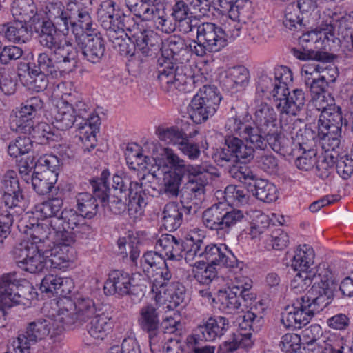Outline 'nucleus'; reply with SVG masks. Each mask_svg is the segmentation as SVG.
Here are the masks:
<instances>
[{
    "label": "nucleus",
    "instance_id": "1",
    "mask_svg": "<svg viewBox=\"0 0 353 353\" xmlns=\"http://www.w3.org/2000/svg\"><path fill=\"white\" fill-rule=\"evenodd\" d=\"M316 281L307 294L297 301L296 306L288 307L282 313L281 322L289 329H300L307 325L314 316L323 310L334 297L337 288L334 279L326 276Z\"/></svg>",
    "mask_w": 353,
    "mask_h": 353
},
{
    "label": "nucleus",
    "instance_id": "10",
    "mask_svg": "<svg viewBox=\"0 0 353 353\" xmlns=\"http://www.w3.org/2000/svg\"><path fill=\"white\" fill-rule=\"evenodd\" d=\"M110 176V172L104 170L100 177L94 178L90 181L92 194L81 192L77 195V209L85 219H92L98 212L99 199L103 207L106 202L108 192L110 190L107 180Z\"/></svg>",
    "mask_w": 353,
    "mask_h": 353
},
{
    "label": "nucleus",
    "instance_id": "32",
    "mask_svg": "<svg viewBox=\"0 0 353 353\" xmlns=\"http://www.w3.org/2000/svg\"><path fill=\"white\" fill-rule=\"evenodd\" d=\"M155 248L163 252L168 259L179 261L183 257L185 245L183 240L176 239L172 234H164L157 240Z\"/></svg>",
    "mask_w": 353,
    "mask_h": 353
},
{
    "label": "nucleus",
    "instance_id": "23",
    "mask_svg": "<svg viewBox=\"0 0 353 353\" xmlns=\"http://www.w3.org/2000/svg\"><path fill=\"white\" fill-rule=\"evenodd\" d=\"M76 40L88 61L92 63L100 62L105 51V41L100 34H83Z\"/></svg>",
    "mask_w": 353,
    "mask_h": 353
},
{
    "label": "nucleus",
    "instance_id": "44",
    "mask_svg": "<svg viewBox=\"0 0 353 353\" xmlns=\"http://www.w3.org/2000/svg\"><path fill=\"white\" fill-rule=\"evenodd\" d=\"M342 126L340 123L328 125L318 123V134L321 140L327 142L331 150L339 148L342 138Z\"/></svg>",
    "mask_w": 353,
    "mask_h": 353
},
{
    "label": "nucleus",
    "instance_id": "64",
    "mask_svg": "<svg viewBox=\"0 0 353 353\" xmlns=\"http://www.w3.org/2000/svg\"><path fill=\"white\" fill-rule=\"evenodd\" d=\"M289 243V236L281 229L272 231L270 234H265V243L268 249L281 250L286 248Z\"/></svg>",
    "mask_w": 353,
    "mask_h": 353
},
{
    "label": "nucleus",
    "instance_id": "28",
    "mask_svg": "<svg viewBox=\"0 0 353 353\" xmlns=\"http://www.w3.org/2000/svg\"><path fill=\"white\" fill-rule=\"evenodd\" d=\"M164 156L167 163L170 165V170L168 172H172L174 175L183 178L187 176H196L203 174L208 172V170L202 165H193L181 159L170 148L164 149Z\"/></svg>",
    "mask_w": 353,
    "mask_h": 353
},
{
    "label": "nucleus",
    "instance_id": "29",
    "mask_svg": "<svg viewBox=\"0 0 353 353\" xmlns=\"http://www.w3.org/2000/svg\"><path fill=\"white\" fill-rule=\"evenodd\" d=\"M325 14L327 18L320 25V33H323L324 39L334 41L335 32L343 34L352 18L332 10H327Z\"/></svg>",
    "mask_w": 353,
    "mask_h": 353
},
{
    "label": "nucleus",
    "instance_id": "40",
    "mask_svg": "<svg viewBox=\"0 0 353 353\" xmlns=\"http://www.w3.org/2000/svg\"><path fill=\"white\" fill-rule=\"evenodd\" d=\"M107 32V37L112 43L113 48L119 52L121 55H134V43H132L131 36L127 32L119 29H105Z\"/></svg>",
    "mask_w": 353,
    "mask_h": 353
},
{
    "label": "nucleus",
    "instance_id": "9",
    "mask_svg": "<svg viewBox=\"0 0 353 353\" xmlns=\"http://www.w3.org/2000/svg\"><path fill=\"white\" fill-rule=\"evenodd\" d=\"M245 220L244 212L239 209L228 208L224 203H217L204 210L203 225L210 230L229 232L236 225Z\"/></svg>",
    "mask_w": 353,
    "mask_h": 353
},
{
    "label": "nucleus",
    "instance_id": "6",
    "mask_svg": "<svg viewBox=\"0 0 353 353\" xmlns=\"http://www.w3.org/2000/svg\"><path fill=\"white\" fill-rule=\"evenodd\" d=\"M229 174L243 183L248 191L260 201L272 203L278 199L276 187L267 180L258 178L250 167L233 165Z\"/></svg>",
    "mask_w": 353,
    "mask_h": 353
},
{
    "label": "nucleus",
    "instance_id": "2",
    "mask_svg": "<svg viewBox=\"0 0 353 353\" xmlns=\"http://www.w3.org/2000/svg\"><path fill=\"white\" fill-rule=\"evenodd\" d=\"M252 129L255 131L253 134L259 137L257 141L254 139L256 150H265L269 145L274 152H288L285 147L288 140L281 136L277 114L271 105L266 103L256 105Z\"/></svg>",
    "mask_w": 353,
    "mask_h": 353
},
{
    "label": "nucleus",
    "instance_id": "7",
    "mask_svg": "<svg viewBox=\"0 0 353 353\" xmlns=\"http://www.w3.org/2000/svg\"><path fill=\"white\" fill-rule=\"evenodd\" d=\"M113 1H106L101 4L98 10L99 21L104 29L121 30L132 38L143 28H141L134 16L126 14Z\"/></svg>",
    "mask_w": 353,
    "mask_h": 353
},
{
    "label": "nucleus",
    "instance_id": "15",
    "mask_svg": "<svg viewBox=\"0 0 353 353\" xmlns=\"http://www.w3.org/2000/svg\"><path fill=\"white\" fill-rule=\"evenodd\" d=\"M132 279L128 273L114 270L108 274L104 283V293L108 296L122 297L129 296L135 301H139L144 296L143 285L132 284Z\"/></svg>",
    "mask_w": 353,
    "mask_h": 353
},
{
    "label": "nucleus",
    "instance_id": "25",
    "mask_svg": "<svg viewBox=\"0 0 353 353\" xmlns=\"http://www.w3.org/2000/svg\"><path fill=\"white\" fill-rule=\"evenodd\" d=\"M201 260L209 265H220L225 268H233L236 264V259L225 245L205 244L203 248Z\"/></svg>",
    "mask_w": 353,
    "mask_h": 353
},
{
    "label": "nucleus",
    "instance_id": "13",
    "mask_svg": "<svg viewBox=\"0 0 353 353\" xmlns=\"http://www.w3.org/2000/svg\"><path fill=\"white\" fill-rule=\"evenodd\" d=\"M68 99L58 101L54 114L53 124L60 130H66L89 117L87 105L81 100L69 94Z\"/></svg>",
    "mask_w": 353,
    "mask_h": 353
},
{
    "label": "nucleus",
    "instance_id": "39",
    "mask_svg": "<svg viewBox=\"0 0 353 353\" xmlns=\"http://www.w3.org/2000/svg\"><path fill=\"white\" fill-rule=\"evenodd\" d=\"M53 325L56 324V329L61 332L64 329H73L81 325L80 321L74 308L73 302L68 300L63 307H61L57 314L53 316Z\"/></svg>",
    "mask_w": 353,
    "mask_h": 353
},
{
    "label": "nucleus",
    "instance_id": "3",
    "mask_svg": "<svg viewBox=\"0 0 353 353\" xmlns=\"http://www.w3.org/2000/svg\"><path fill=\"white\" fill-rule=\"evenodd\" d=\"M194 70L190 65L183 63H173L169 59L162 57L158 59L157 78L161 88L166 92L178 90L189 92L196 83Z\"/></svg>",
    "mask_w": 353,
    "mask_h": 353
},
{
    "label": "nucleus",
    "instance_id": "62",
    "mask_svg": "<svg viewBox=\"0 0 353 353\" xmlns=\"http://www.w3.org/2000/svg\"><path fill=\"white\" fill-rule=\"evenodd\" d=\"M180 176L174 175L172 172H165L163 178V186L161 192L170 199L176 198L179 194V188L182 182Z\"/></svg>",
    "mask_w": 353,
    "mask_h": 353
},
{
    "label": "nucleus",
    "instance_id": "58",
    "mask_svg": "<svg viewBox=\"0 0 353 353\" xmlns=\"http://www.w3.org/2000/svg\"><path fill=\"white\" fill-rule=\"evenodd\" d=\"M312 274L307 272H298L294 279L291 281V288L294 291L295 293H299L302 291L305 290L312 283H314L316 278H319L317 280L320 281L323 277H327L331 279H334L330 274H325L323 276L319 274L318 276L313 275L312 278ZM314 284H312L313 285Z\"/></svg>",
    "mask_w": 353,
    "mask_h": 353
},
{
    "label": "nucleus",
    "instance_id": "19",
    "mask_svg": "<svg viewBox=\"0 0 353 353\" xmlns=\"http://www.w3.org/2000/svg\"><path fill=\"white\" fill-rule=\"evenodd\" d=\"M3 190L2 200L6 207L21 210L24 207L25 197L16 171L6 170L0 176Z\"/></svg>",
    "mask_w": 353,
    "mask_h": 353
},
{
    "label": "nucleus",
    "instance_id": "61",
    "mask_svg": "<svg viewBox=\"0 0 353 353\" xmlns=\"http://www.w3.org/2000/svg\"><path fill=\"white\" fill-rule=\"evenodd\" d=\"M161 265H165V261L158 252H147L141 259V266L143 272L148 274L161 269Z\"/></svg>",
    "mask_w": 353,
    "mask_h": 353
},
{
    "label": "nucleus",
    "instance_id": "11",
    "mask_svg": "<svg viewBox=\"0 0 353 353\" xmlns=\"http://www.w3.org/2000/svg\"><path fill=\"white\" fill-rule=\"evenodd\" d=\"M221 97L216 88L204 85L191 100L187 108L189 118L201 123L212 117L218 110Z\"/></svg>",
    "mask_w": 353,
    "mask_h": 353
},
{
    "label": "nucleus",
    "instance_id": "49",
    "mask_svg": "<svg viewBox=\"0 0 353 353\" xmlns=\"http://www.w3.org/2000/svg\"><path fill=\"white\" fill-rule=\"evenodd\" d=\"M73 304L81 325L101 312V309H98L93 300L88 297H79Z\"/></svg>",
    "mask_w": 353,
    "mask_h": 353
},
{
    "label": "nucleus",
    "instance_id": "52",
    "mask_svg": "<svg viewBox=\"0 0 353 353\" xmlns=\"http://www.w3.org/2000/svg\"><path fill=\"white\" fill-rule=\"evenodd\" d=\"M314 259L313 250L308 245H303L296 250L291 266L296 271L307 272L310 266L313 264Z\"/></svg>",
    "mask_w": 353,
    "mask_h": 353
},
{
    "label": "nucleus",
    "instance_id": "34",
    "mask_svg": "<svg viewBox=\"0 0 353 353\" xmlns=\"http://www.w3.org/2000/svg\"><path fill=\"white\" fill-rule=\"evenodd\" d=\"M236 109V106L232 105L231 107L230 117L228 119L225 123V128L239 135L254 147L255 141L254 139L257 141L259 137L256 134H253L255 131L252 129V125L245 123L240 119Z\"/></svg>",
    "mask_w": 353,
    "mask_h": 353
},
{
    "label": "nucleus",
    "instance_id": "17",
    "mask_svg": "<svg viewBox=\"0 0 353 353\" xmlns=\"http://www.w3.org/2000/svg\"><path fill=\"white\" fill-rule=\"evenodd\" d=\"M48 20H41L34 25V32L38 36L41 35L42 29L45 31L46 26L50 24L54 27L57 32L66 35L69 33V16L70 13V2L67 5V9L61 2L49 3L46 6Z\"/></svg>",
    "mask_w": 353,
    "mask_h": 353
},
{
    "label": "nucleus",
    "instance_id": "22",
    "mask_svg": "<svg viewBox=\"0 0 353 353\" xmlns=\"http://www.w3.org/2000/svg\"><path fill=\"white\" fill-rule=\"evenodd\" d=\"M52 244L50 247L44 248L40 245L41 253L46 256L47 268L62 270L70 265L71 256L69 254L70 245L66 244L63 240L56 239L53 237Z\"/></svg>",
    "mask_w": 353,
    "mask_h": 353
},
{
    "label": "nucleus",
    "instance_id": "4",
    "mask_svg": "<svg viewBox=\"0 0 353 353\" xmlns=\"http://www.w3.org/2000/svg\"><path fill=\"white\" fill-rule=\"evenodd\" d=\"M61 32H57L52 25L42 29L41 35L38 36L39 44L50 50L63 68L64 72L71 71L77 64L78 50L72 43L63 38Z\"/></svg>",
    "mask_w": 353,
    "mask_h": 353
},
{
    "label": "nucleus",
    "instance_id": "51",
    "mask_svg": "<svg viewBox=\"0 0 353 353\" xmlns=\"http://www.w3.org/2000/svg\"><path fill=\"white\" fill-rule=\"evenodd\" d=\"M127 209L130 216L137 219L141 216L147 205L146 196L141 183V188L138 190L130 192L128 195Z\"/></svg>",
    "mask_w": 353,
    "mask_h": 353
},
{
    "label": "nucleus",
    "instance_id": "41",
    "mask_svg": "<svg viewBox=\"0 0 353 353\" xmlns=\"http://www.w3.org/2000/svg\"><path fill=\"white\" fill-rule=\"evenodd\" d=\"M27 68V73L21 79L23 84L28 90L36 92L46 90L48 85V74L37 70L34 63H28Z\"/></svg>",
    "mask_w": 353,
    "mask_h": 353
},
{
    "label": "nucleus",
    "instance_id": "53",
    "mask_svg": "<svg viewBox=\"0 0 353 353\" xmlns=\"http://www.w3.org/2000/svg\"><path fill=\"white\" fill-rule=\"evenodd\" d=\"M252 345L251 333L233 334L219 345V351L221 353H234L240 347L248 348Z\"/></svg>",
    "mask_w": 353,
    "mask_h": 353
},
{
    "label": "nucleus",
    "instance_id": "38",
    "mask_svg": "<svg viewBox=\"0 0 353 353\" xmlns=\"http://www.w3.org/2000/svg\"><path fill=\"white\" fill-rule=\"evenodd\" d=\"M299 9L295 3L289 4L285 10L283 24L290 30L303 31V29L312 28V23L314 22V17L309 19L308 16L300 17Z\"/></svg>",
    "mask_w": 353,
    "mask_h": 353
},
{
    "label": "nucleus",
    "instance_id": "60",
    "mask_svg": "<svg viewBox=\"0 0 353 353\" xmlns=\"http://www.w3.org/2000/svg\"><path fill=\"white\" fill-rule=\"evenodd\" d=\"M24 208L21 210L12 209L10 207H0V237H8L10 234V229L14 223V216L21 213Z\"/></svg>",
    "mask_w": 353,
    "mask_h": 353
},
{
    "label": "nucleus",
    "instance_id": "16",
    "mask_svg": "<svg viewBox=\"0 0 353 353\" xmlns=\"http://www.w3.org/2000/svg\"><path fill=\"white\" fill-rule=\"evenodd\" d=\"M52 326L53 320L50 316L38 318L30 322L25 333L13 341V350L15 353H29L31 343H35L43 339L50 334Z\"/></svg>",
    "mask_w": 353,
    "mask_h": 353
},
{
    "label": "nucleus",
    "instance_id": "36",
    "mask_svg": "<svg viewBox=\"0 0 353 353\" xmlns=\"http://www.w3.org/2000/svg\"><path fill=\"white\" fill-rule=\"evenodd\" d=\"M325 72L327 73L332 72L333 79H329L325 74L318 75L317 77H305V83L307 87L310 88L312 99H315L317 102L323 100L325 94L328 93L327 91L328 83L335 81L337 77L336 68L333 67V65L331 68L322 71V72Z\"/></svg>",
    "mask_w": 353,
    "mask_h": 353
},
{
    "label": "nucleus",
    "instance_id": "27",
    "mask_svg": "<svg viewBox=\"0 0 353 353\" xmlns=\"http://www.w3.org/2000/svg\"><path fill=\"white\" fill-rule=\"evenodd\" d=\"M70 13L69 17V30L76 35L88 33L92 28V20L88 10L83 7L79 2H70Z\"/></svg>",
    "mask_w": 353,
    "mask_h": 353
},
{
    "label": "nucleus",
    "instance_id": "14",
    "mask_svg": "<svg viewBox=\"0 0 353 353\" xmlns=\"http://www.w3.org/2000/svg\"><path fill=\"white\" fill-rule=\"evenodd\" d=\"M254 149L253 145H248L243 139L234 136H227L223 145L217 149L213 157L221 166L226 163L235 164L239 162H250L254 158Z\"/></svg>",
    "mask_w": 353,
    "mask_h": 353
},
{
    "label": "nucleus",
    "instance_id": "50",
    "mask_svg": "<svg viewBox=\"0 0 353 353\" xmlns=\"http://www.w3.org/2000/svg\"><path fill=\"white\" fill-rule=\"evenodd\" d=\"M203 174L188 176V181L182 189L180 196V203H186L190 194H194V197L203 196L205 192V185L207 183V179H203Z\"/></svg>",
    "mask_w": 353,
    "mask_h": 353
},
{
    "label": "nucleus",
    "instance_id": "18",
    "mask_svg": "<svg viewBox=\"0 0 353 353\" xmlns=\"http://www.w3.org/2000/svg\"><path fill=\"white\" fill-rule=\"evenodd\" d=\"M314 23H312V26ZM310 31L307 30L299 37V43L301 46L300 48H292L291 52L292 54L297 59L303 61L315 60L322 62H329L333 59L332 57L327 52L321 51H315L312 48L319 39H323V33H320V27L311 28Z\"/></svg>",
    "mask_w": 353,
    "mask_h": 353
},
{
    "label": "nucleus",
    "instance_id": "59",
    "mask_svg": "<svg viewBox=\"0 0 353 353\" xmlns=\"http://www.w3.org/2000/svg\"><path fill=\"white\" fill-rule=\"evenodd\" d=\"M249 307L250 310L246 312L239 315L236 318V321L238 322L240 329L244 330H252L254 332H257L262 325L263 318L261 316H259L253 312L255 306H252V305L251 307Z\"/></svg>",
    "mask_w": 353,
    "mask_h": 353
},
{
    "label": "nucleus",
    "instance_id": "46",
    "mask_svg": "<svg viewBox=\"0 0 353 353\" xmlns=\"http://www.w3.org/2000/svg\"><path fill=\"white\" fill-rule=\"evenodd\" d=\"M94 119L89 112V117L82 119L79 123H77V128L79 130V139L83 143L85 150H90L96 145V130L97 126L91 122Z\"/></svg>",
    "mask_w": 353,
    "mask_h": 353
},
{
    "label": "nucleus",
    "instance_id": "21",
    "mask_svg": "<svg viewBox=\"0 0 353 353\" xmlns=\"http://www.w3.org/2000/svg\"><path fill=\"white\" fill-rule=\"evenodd\" d=\"M161 0H133L126 4L131 12L144 21H153L159 28L165 26L167 21Z\"/></svg>",
    "mask_w": 353,
    "mask_h": 353
},
{
    "label": "nucleus",
    "instance_id": "57",
    "mask_svg": "<svg viewBox=\"0 0 353 353\" xmlns=\"http://www.w3.org/2000/svg\"><path fill=\"white\" fill-rule=\"evenodd\" d=\"M226 77L233 88L243 89L248 85L250 73L245 67L238 65L229 68Z\"/></svg>",
    "mask_w": 353,
    "mask_h": 353
},
{
    "label": "nucleus",
    "instance_id": "63",
    "mask_svg": "<svg viewBox=\"0 0 353 353\" xmlns=\"http://www.w3.org/2000/svg\"><path fill=\"white\" fill-rule=\"evenodd\" d=\"M185 287L179 283H172L165 290V294H168L166 301H169L166 307L173 310L184 301L185 294Z\"/></svg>",
    "mask_w": 353,
    "mask_h": 353
},
{
    "label": "nucleus",
    "instance_id": "30",
    "mask_svg": "<svg viewBox=\"0 0 353 353\" xmlns=\"http://www.w3.org/2000/svg\"><path fill=\"white\" fill-rule=\"evenodd\" d=\"M218 297L223 308L230 313L237 310L243 312L251 307L256 298V294L242 295L230 288L220 291Z\"/></svg>",
    "mask_w": 353,
    "mask_h": 353
},
{
    "label": "nucleus",
    "instance_id": "37",
    "mask_svg": "<svg viewBox=\"0 0 353 353\" xmlns=\"http://www.w3.org/2000/svg\"><path fill=\"white\" fill-rule=\"evenodd\" d=\"M72 288L73 285L70 279L48 274L42 279L40 290L42 292L65 296L71 292Z\"/></svg>",
    "mask_w": 353,
    "mask_h": 353
},
{
    "label": "nucleus",
    "instance_id": "8",
    "mask_svg": "<svg viewBox=\"0 0 353 353\" xmlns=\"http://www.w3.org/2000/svg\"><path fill=\"white\" fill-rule=\"evenodd\" d=\"M32 287L25 279H20L15 272L0 277V304L11 307L14 305H26L32 298Z\"/></svg>",
    "mask_w": 353,
    "mask_h": 353
},
{
    "label": "nucleus",
    "instance_id": "55",
    "mask_svg": "<svg viewBox=\"0 0 353 353\" xmlns=\"http://www.w3.org/2000/svg\"><path fill=\"white\" fill-rule=\"evenodd\" d=\"M251 3L248 0H236L230 6L229 17L234 21L246 23L251 17Z\"/></svg>",
    "mask_w": 353,
    "mask_h": 353
},
{
    "label": "nucleus",
    "instance_id": "42",
    "mask_svg": "<svg viewBox=\"0 0 353 353\" xmlns=\"http://www.w3.org/2000/svg\"><path fill=\"white\" fill-rule=\"evenodd\" d=\"M0 34L13 43H26L30 39V33L26 23L16 20L12 23L1 24Z\"/></svg>",
    "mask_w": 353,
    "mask_h": 353
},
{
    "label": "nucleus",
    "instance_id": "20",
    "mask_svg": "<svg viewBox=\"0 0 353 353\" xmlns=\"http://www.w3.org/2000/svg\"><path fill=\"white\" fill-rule=\"evenodd\" d=\"M229 327V321L221 316L203 318L194 330V333L188 336L206 342L214 341L225 334Z\"/></svg>",
    "mask_w": 353,
    "mask_h": 353
},
{
    "label": "nucleus",
    "instance_id": "5",
    "mask_svg": "<svg viewBox=\"0 0 353 353\" xmlns=\"http://www.w3.org/2000/svg\"><path fill=\"white\" fill-rule=\"evenodd\" d=\"M227 43L223 28L214 23L205 22L197 26L196 39L189 43V48L196 56L203 57L207 52L220 51Z\"/></svg>",
    "mask_w": 353,
    "mask_h": 353
},
{
    "label": "nucleus",
    "instance_id": "24",
    "mask_svg": "<svg viewBox=\"0 0 353 353\" xmlns=\"http://www.w3.org/2000/svg\"><path fill=\"white\" fill-rule=\"evenodd\" d=\"M43 107V101L39 97H32L15 112L12 123L16 125V130L23 133H31L33 128L32 118Z\"/></svg>",
    "mask_w": 353,
    "mask_h": 353
},
{
    "label": "nucleus",
    "instance_id": "12",
    "mask_svg": "<svg viewBox=\"0 0 353 353\" xmlns=\"http://www.w3.org/2000/svg\"><path fill=\"white\" fill-rule=\"evenodd\" d=\"M85 217L77 210L65 208L60 212L59 216L52 217L49 225L52 228L56 239L63 240L66 244H72L74 238L68 230L78 233H89L91 228L85 221Z\"/></svg>",
    "mask_w": 353,
    "mask_h": 353
},
{
    "label": "nucleus",
    "instance_id": "56",
    "mask_svg": "<svg viewBox=\"0 0 353 353\" xmlns=\"http://www.w3.org/2000/svg\"><path fill=\"white\" fill-rule=\"evenodd\" d=\"M141 183L133 182L127 175L114 174L112 177V194L128 195L130 192L138 190Z\"/></svg>",
    "mask_w": 353,
    "mask_h": 353
},
{
    "label": "nucleus",
    "instance_id": "33",
    "mask_svg": "<svg viewBox=\"0 0 353 353\" xmlns=\"http://www.w3.org/2000/svg\"><path fill=\"white\" fill-rule=\"evenodd\" d=\"M288 152L283 154H289L296 157L295 165L298 169L309 171L314 168L317 163V152L314 149H307L305 143H294V148L290 150L285 145Z\"/></svg>",
    "mask_w": 353,
    "mask_h": 353
},
{
    "label": "nucleus",
    "instance_id": "31",
    "mask_svg": "<svg viewBox=\"0 0 353 353\" xmlns=\"http://www.w3.org/2000/svg\"><path fill=\"white\" fill-rule=\"evenodd\" d=\"M133 39L134 48L145 57H152L160 49L161 40L159 35L152 30L143 28Z\"/></svg>",
    "mask_w": 353,
    "mask_h": 353
},
{
    "label": "nucleus",
    "instance_id": "45",
    "mask_svg": "<svg viewBox=\"0 0 353 353\" xmlns=\"http://www.w3.org/2000/svg\"><path fill=\"white\" fill-rule=\"evenodd\" d=\"M162 225L170 232L177 230L183 222V212L175 202L166 204L163 211Z\"/></svg>",
    "mask_w": 353,
    "mask_h": 353
},
{
    "label": "nucleus",
    "instance_id": "54",
    "mask_svg": "<svg viewBox=\"0 0 353 353\" xmlns=\"http://www.w3.org/2000/svg\"><path fill=\"white\" fill-rule=\"evenodd\" d=\"M37 70L51 75L52 77H57L61 75L63 71V68L59 64L52 53L50 52H42L38 55L37 57Z\"/></svg>",
    "mask_w": 353,
    "mask_h": 353
},
{
    "label": "nucleus",
    "instance_id": "48",
    "mask_svg": "<svg viewBox=\"0 0 353 353\" xmlns=\"http://www.w3.org/2000/svg\"><path fill=\"white\" fill-rule=\"evenodd\" d=\"M50 220H45L43 223H37L33 225L30 236L32 238V243H34L37 248L39 245L43 247H50V244L53 243V240L50 239V236L54 235L52 228L49 225ZM54 237V236H53Z\"/></svg>",
    "mask_w": 353,
    "mask_h": 353
},
{
    "label": "nucleus",
    "instance_id": "35",
    "mask_svg": "<svg viewBox=\"0 0 353 353\" xmlns=\"http://www.w3.org/2000/svg\"><path fill=\"white\" fill-rule=\"evenodd\" d=\"M11 12L16 21L26 24L30 23L34 30V25L38 21H41L33 0L15 1L12 6Z\"/></svg>",
    "mask_w": 353,
    "mask_h": 353
},
{
    "label": "nucleus",
    "instance_id": "47",
    "mask_svg": "<svg viewBox=\"0 0 353 353\" xmlns=\"http://www.w3.org/2000/svg\"><path fill=\"white\" fill-rule=\"evenodd\" d=\"M110 318L103 312L96 314L87 325L89 334L96 339H103L111 330Z\"/></svg>",
    "mask_w": 353,
    "mask_h": 353
},
{
    "label": "nucleus",
    "instance_id": "43",
    "mask_svg": "<svg viewBox=\"0 0 353 353\" xmlns=\"http://www.w3.org/2000/svg\"><path fill=\"white\" fill-rule=\"evenodd\" d=\"M58 174L53 172L36 171L32 174L31 183L34 191L39 195H45L54 188Z\"/></svg>",
    "mask_w": 353,
    "mask_h": 353
},
{
    "label": "nucleus",
    "instance_id": "26",
    "mask_svg": "<svg viewBox=\"0 0 353 353\" xmlns=\"http://www.w3.org/2000/svg\"><path fill=\"white\" fill-rule=\"evenodd\" d=\"M138 323L141 329L148 334L150 343L158 342V337L163 331L158 312L152 305H147L141 309Z\"/></svg>",
    "mask_w": 353,
    "mask_h": 353
}]
</instances>
